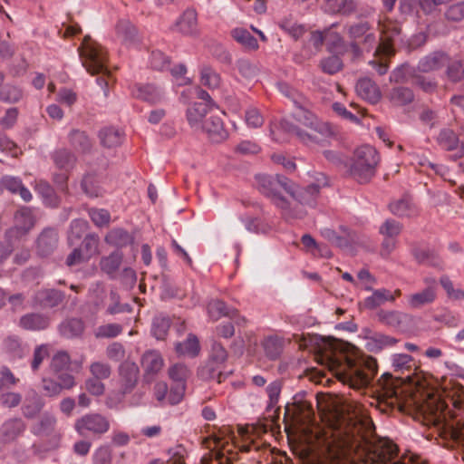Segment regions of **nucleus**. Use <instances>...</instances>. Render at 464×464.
I'll use <instances>...</instances> for the list:
<instances>
[{"instance_id":"obj_1","label":"nucleus","mask_w":464,"mask_h":464,"mask_svg":"<svg viewBox=\"0 0 464 464\" xmlns=\"http://www.w3.org/2000/svg\"><path fill=\"white\" fill-rule=\"evenodd\" d=\"M320 452L330 464H342L353 455L363 464H389L398 449L391 440L375 437L370 420L353 415L338 420L337 428L320 442Z\"/></svg>"},{"instance_id":"obj_2","label":"nucleus","mask_w":464,"mask_h":464,"mask_svg":"<svg viewBox=\"0 0 464 464\" xmlns=\"http://www.w3.org/2000/svg\"><path fill=\"white\" fill-rule=\"evenodd\" d=\"M318 363L325 366L334 376L352 388L368 386L377 372L376 361L356 353L354 346L332 338H324L315 354Z\"/></svg>"},{"instance_id":"obj_3","label":"nucleus","mask_w":464,"mask_h":464,"mask_svg":"<svg viewBox=\"0 0 464 464\" xmlns=\"http://www.w3.org/2000/svg\"><path fill=\"white\" fill-rule=\"evenodd\" d=\"M286 95L291 97L294 103L298 107V111L294 113V118L298 123L306 127L310 131H304L301 130L300 127L288 124L285 121L281 123L284 129L294 133L304 143L318 142L319 135L328 137L333 134L332 129L328 123L321 121L313 112L304 108L305 102L301 95L295 91H288Z\"/></svg>"},{"instance_id":"obj_4","label":"nucleus","mask_w":464,"mask_h":464,"mask_svg":"<svg viewBox=\"0 0 464 464\" xmlns=\"http://www.w3.org/2000/svg\"><path fill=\"white\" fill-rule=\"evenodd\" d=\"M256 186L260 193L281 209L282 216L285 220L304 218L307 212L303 208L292 209L289 200L285 198L281 192H288L291 188V180L281 175L257 174L255 176Z\"/></svg>"},{"instance_id":"obj_5","label":"nucleus","mask_w":464,"mask_h":464,"mask_svg":"<svg viewBox=\"0 0 464 464\" xmlns=\"http://www.w3.org/2000/svg\"><path fill=\"white\" fill-rule=\"evenodd\" d=\"M78 51L80 57L82 58V65L86 68L87 72L92 75L99 73L102 74L101 77L97 78V83L102 88H105L104 95L107 96L110 72L106 65V52L89 35H86L83 38L82 45L78 48Z\"/></svg>"},{"instance_id":"obj_6","label":"nucleus","mask_w":464,"mask_h":464,"mask_svg":"<svg viewBox=\"0 0 464 464\" xmlns=\"http://www.w3.org/2000/svg\"><path fill=\"white\" fill-rule=\"evenodd\" d=\"M347 34L351 39L349 53L353 60L360 59L363 52L370 53L377 48V36L368 22H359L348 25Z\"/></svg>"},{"instance_id":"obj_7","label":"nucleus","mask_w":464,"mask_h":464,"mask_svg":"<svg viewBox=\"0 0 464 464\" xmlns=\"http://www.w3.org/2000/svg\"><path fill=\"white\" fill-rule=\"evenodd\" d=\"M379 161V154L373 147L361 146L353 153L350 174L359 183H367L375 175Z\"/></svg>"},{"instance_id":"obj_8","label":"nucleus","mask_w":464,"mask_h":464,"mask_svg":"<svg viewBox=\"0 0 464 464\" xmlns=\"http://www.w3.org/2000/svg\"><path fill=\"white\" fill-rule=\"evenodd\" d=\"M109 419L100 413H88L77 419L74 430L82 437H101L110 430Z\"/></svg>"},{"instance_id":"obj_9","label":"nucleus","mask_w":464,"mask_h":464,"mask_svg":"<svg viewBox=\"0 0 464 464\" xmlns=\"http://www.w3.org/2000/svg\"><path fill=\"white\" fill-rule=\"evenodd\" d=\"M397 381L393 380L392 374L384 373L378 381V385L381 390V400L379 401L380 407L382 405V411H387L388 409L397 408L399 411H403V404L401 403L399 395V387L395 384Z\"/></svg>"},{"instance_id":"obj_10","label":"nucleus","mask_w":464,"mask_h":464,"mask_svg":"<svg viewBox=\"0 0 464 464\" xmlns=\"http://www.w3.org/2000/svg\"><path fill=\"white\" fill-rule=\"evenodd\" d=\"M227 359V350L223 345L215 342L212 344L208 362L199 372L200 376L207 380H217L218 383L222 382L225 375L218 370V366L224 363Z\"/></svg>"},{"instance_id":"obj_11","label":"nucleus","mask_w":464,"mask_h":464,"mask_svg":"<svg viewBox=\"0 0 464 464\" xmlns=\"http://www.w3.org/2000/svg\"><path fill=\"white\" fill-rule=\"evenodd\" d=\"M379 27L382 36L375 50V55H384L389 57L394 53L392 42L400 36L401 33V26L398 22L387 19L383 22H379Z\"/></svg>"},{"instance_id":"obj_12","label":"nucleus","mask_w":464,"mask_h":464,"mask_svg":"<svg viewBox=\"0 0 464 464\" xmlns=\"http://www.w3.org/2000/svg\"><path fill=\"white\" fill-rule=\"evenodd\" d=\"M320 188L321 185L315 183L304 188L295 187L291 181V188L287 192L293 198L292 201H289L290 208L292 209L303 208L305 210V206L314 207Z\"/></svg>"},{"instance_id":"obj_13","label":"nucleus","mask_w":464,"mask_h":464,"mask_svg":"<svg viewBox=\"0 0 464 464\" xmlns=\"http://www.w3.org/2000/svg\"><path fill=\"white\" fill-rule=\"evenodd\" d=\"M190 375V371L185 364L176 363L169 367V376L175 382L169 394V403L170 405L178 404L183 398L186 381Z\"/></svg>"},{"instance_id":"obj_14","label":"nucleus","mask_w":464,"mask_h":464,"mask_svg":"<svg viewBox=\"0 0 464 464\" xmlns=\"http://www.w3.org/2000/svg\"><path fill=\"white\" fill-rule=\"evenodd\" d=\"M170 30L183 36L198 38L201 34L198 13L194 8H187L171 25Z\"/></svg>"},{"instance_id":"obj_15","label":"nucleus","mask_w":464,"mask_h":464,"mask_svg":"<svg viewBox=\"0 0 464 464\" xmlns=\"http://www.w3.org/2000/svg\"><path fill=\"white\" fill-rule=\"evenodd\" d=\"M426 287L421 291L407 296V304L411 309L417 310L431 304L437 298V280L434 277H425Z\"/></svg>"},{"instance_id":"obj_16","label":"nucleus","mask_w":464,"mask_h":464,"mask_svg":"<svg viewBox=\"0 0 464 464\" xmlns=\"http://www.w3.org/2000/svg\"><path fill=\"white\" fill-rule=\"evenodd\" d=\"M120 392L122 395L130 393L137 386L140 379V368L134 362L124 361L118 368Z\"/></svg>"},{"instance_id":"obj_17","label":"nucleus","mask_w":464,"mask_h":464,"mask_svg":"<svg viewBox=\"0 0 464 464\" xmlns=\"http://www.w3.org/2000/svg\"><path fill=\"white\" fill-rule=\"evenodd\" d=\"M45 405L44 398L34 389L25 392L21 403L22 415L28 420L36 418Z\"/></svg>"},{"instance_id":"obj_18","label":"nucleus","mask_w":464,"mask_h":464,"mask_svg":"<svg viewBox=\"0 0 464 464\" xmlns=\"http://www.w3.org/2000/svg\"><path fill=\"white\" fill-rule=\"evenodd\" d=\"M25 429V422L19 417L5 420L0 426V444L6 445L15 441Z\"/></svg>"},{"instance_id":"obj_19","label":"nucleus","mask_w":464,"mask_h":464,"mask_svg":"<svg viewBox=\"0 0 464 464\" xmlns=\"http://www.w3.org/2000/svg\"><path fill=\"white\" fill-rule=\"evenodd\" d=\"M200 130L208 135L212 142L216 143L225 140L228 136L222 119L213 112L204 120Z\"/></svg>"},{"instance_id":"obj_20","label":"nucleus","mask_w":464,"mask_h":464,"mask_svg":"<svg viewBox=\"0 0 464 464\" xmlns=\"http://www.w3.org/2000/svg\"><path fill=\"white\" fill-rule=\"evenodd\" d=\"M14 218L16 225L5 233V237L17 243L18 237L24 235L34 226V219L27 208L18 210Z\"/></svg>"},{"instance_id":"obj_21","label":"nucleus","mask_w":464,"mask_h":464,"mask_svg":"<svg viewBox=\"0 0 464 464\" xmlns=\"http://www.w3.org/2000/svg\"><path fill=\"white\" fill-rule=\"evenodd\" d=\"M140 363L144 372V379L150 382L161 371L164 360L158 351L150 350L142 354Z\"/></svg>"},{"instance_id":"obj_22","label":"nucleus","mask_w":464,"mask_h":464,"mask_svg":"<svg viewBox=\"0 0 464 464\" xmlns=\"http://www.w3.org/2000/svg\"><path fill=\"white\" fill-rule=\"evenodd\" d=\"M56 423L57 420L55 416L52 413L45 412L33 424L31 431L33 434L42 438L56 437L58 435Z\"/></svg>"},{"instance_id":"obj_23","label":"nucleus","mask_w":464,"mask_h":464,"mask_svg":"<svg viewBox=\"0 0 464 464\" xmlns=\"http://www.w3.org/2000/svg\"><path fill=\"white\" fill-rule=\"evenodd\" d=\"M212 113L208 103L204 102H195L187 110V120L191 128L200 130L203 119L208 117V114Z\"/></svg>"},{"instance_id":"obj_24","label":"nucleus","mask_w":464,"mask_h":464,"mask_svg":"<svg viewBox=\"0 0 464 464\" xmlns=\"http://www.w3.org/2000/svg\"><path fill=\"white\" fill-rule=\"evenodd\" d=\"M65 298L64 293L56 289H42L35 293L34 301L43 308L60 305Z\"/></svg>"},{"instance_id":"obj_25","label":"nucleus","mask_w":464,"mask_h":464,"mask_svg":"<svg viewBox=\"0 0 464 464\" xmlns=\"http://www.w3.org/2000/svg\"><path fill=\"white\" fill-rule=\"evenodd\" d=\"M58 245V233L55 229L46 228L38 237L37 251L42 256H48L53 253Z\"/></svg>"},{"instance_id":"obj_26","label":"nucleus","mask_w":464,"mask_h":464,"mask_svg":"<svg viewBox=\"0 0 464 464\" xmlns=\"http://www.w3.org/2000/svg\"><path fill=\"white\" fill-rule=\"evenodd\" d=\"M389 208L392 214L400 218H413L419 215L418 208L409 196L391 203Z\"/></svg>"},{"instance_id":"obj_27","label":"nucleus","mask_w":464,"mask_h":464,"mask_svg":"<svg viewBox=\"0 0 464 464\" xmlns=\"http://www.w3.org/2000/svg\"><path fill=\"white\" fill-rule=\"evenodd\" d=\"M412 255L419 264L430 266L440 270L443 269L442 259L432 249L417 246L412 249Z\"/></svg>"},{"instance_id":"obj_28","label":"nucleus","mask_w":464,"mask_h":464,"mask_svg":"<svg viewBox=\"0 0 464 464\" xmlns=\"http://www.w3.org/2000/svg\"><path fill=\"white\" fill-rule=\"evenodd\" d=\"M377 318L382 324L396 328L402 329L407 325L409 315L399 311L380 310L377 313Z\"/></svg>"},{"instance_id":"obj_29","label":"nucleus","mask_w":464,"mask_h":464,"mask_svg":"<svg viewBox=\"0 0 464 464\" xmlns=\"http://www.w3.org/2000/svg\"><path fill=\"white\" fill-rule=\"evenodd\" d=\"M356 92L359 96L372 103H376L381 98L379 87L369 78L357 82Z\"/></svg>"},{"instance_id":"obj_30","label":"nucleus","mask_w":464,"mask_h":464,"mask_svg":"<svg viewBox=\"0 0 464 464\" xmlns=\"http://www.w3.org/2000/svg\"><path fill=\"white\" fill-rule=\"evenodd\" d=\"M115 32L124 44H130L137 41L138 31L129 19H120L115 25Z\"/></svg>"},{"instance_id":"obj_31","label":"nucleus","mask_w":464,"mask_h":464,"mask_svg":"<svg viewBox=\"0 0 464 464\" xmlns=\"http://www.w3.org/2000/svg\"><path fill=\"white\" fill-rule=\"evenodd\" d=\"M49 324L50 319L48 316L37 313L27 314L22 316L19 321V325L29 331L46 329L49 326Z\"/></svg>"},{"instance_id":"obj_32","label":"nucleus","mask_w":464,"mask_h":464,"mask_svg":"<svg viewBox=\"0 0 464 464\" xmlns=\"http://www.w3.org/2000/svg\"><path fill=\"white\" fill-rule=\"evenodd\" d=\"M398 342V339L392 336L373 333L366 337V347L372 353H379L384 348L394 346Z\"/></svg>"},{"instance_id":"obj_33","label":"nucleus","mask_w":464,"mask_h":464,"mask_svg":"<svg viewBox=\"0 0 464 464\" xmlns=\"http://www.w3.org/2000/svg\"><path fill=\"white\" fill-rule=\"evenodd\" d=\"M436 140L443 150L451 151L460 149L461 151L463 150V144L460 142L458 134L450 128L441 129Z\"/></svg>"},{"instance_id":"obj_34","label":"nucleus","mask_w":464,"mask_h":464,"mask_svg":"<svg viewBox=\"0 0 464 464\" xmlns=\"http://www.w3.org/2000/svg\"><path fill=\"white\" fill-rule=\"evenodd\" d=\"M85 329L84 323L79 318H69L63 321L59 325V333L67 339L80 337Z\"/></svg>"},{"instance_id":"obj_35","label":"nucleus","mask_w":464,"mask_h":464,"mask_svg":"<svg viewBox=\"0 0 464 464\" xmlns=\"http://www.w3.org/2000/svg\"><path fill=\"white\" fill-rule=\"evenodd\" d=\"M392 367L397 373L403 374L408 372L405 377L401 379H409L411 372L415 370L414 360L411 355L406 353H396L392 356Z\"/></svg>"},{"instance_id":"obj_36","label":"nucleus","mask_w":464,"mask_h":464,"mask_svg":"<svg viewBox=\"0 0 464 464\" xmlns=\"http://www.w3.org/2000/svg\"><path fill=\"white\" fill-rule=\"evenodd\" d=\"M51 157L55 167L64 171H71L77 160L76 156L67 149L56 150Z\"/></svg>"},{"instance_id":"obj_37","label":"nucleus","mask_w":464,"mask_h":464,"mask_svg":"<svg viewBox=\"0 0 464 464\" xmlns=\"http://www.w3.org/2000/svg\"><path fill=\"white\" fill-rule=\"evenodd\" d=\"M372 295L366 297L363 301V306L366 309L373 310L382 305L386 302H394L395 297L392 295L390 290L386 288H381L372 290Z\"/></svg>"},{"instance_id":"obj_38","label":"nucleus","mask_w":464,"mask_h":464,"mask_svg":"<svg viewBox=\"0 0 464 464\" xmlns=\"http://www.w3.org/2000/svg\"><path fill=\"white\" fill-rule=\"evenodd\" d=\"M104 241L111 246L118 248L124 247L132 243L133 237L130 233L120 227L111 229L105 236Z\"/></svg>"},{"instance_id":"obj_39","label":"nucleus","mask_w":464,"mask_h":464,"mask_svg":"<svg viewBox=\"0 0 464 464\" xmlns=\"http://www.w3.org/2000/svg\"><path fill=\"white\" fill-rule=\"evenodd\" d=\"M133 96L150 103L160 102L162 99L161 92L152 84L137 85L132 91Z\"/></svg>"},{"instance_id":"obj_40","label":"nucleus","mask_w":464,"mask_h":464,"mask_svg":"<svg viewBox=\"0 0 464 464\" xmlns=\"http://www.w3.org/2000/svg\"><path fill=\"white\" fill-rule=\"evenodd\" d=\"M123 259V255L120 251H114L108 256H104L100 261V266L102 272L106 273L111 278H114Z\"/></svg>"},{"instance_id":"obj_41","label":"nucleus","mask_w":464,"mask_h":464,"mask_svg":"<svg viewBox=\"0 0 464 464\" xmlns=\"http://www.w3.org/2000/svg\"><path fill=\"white\" fill-rule=\"evenodd\" d=\"M200 350L199 342L196 335L188 334L184 342L176 343L175 351L179 356L195 357Z\"/></svg>"},{"instance_id":"obj_42","label":"nucleus","mask_w":464,"mask_h":464,"mask_svg":"<svg viewBox=\"0 0 464 464\" xmlns=\"http://www.w3.org/2000/svg\"><path fill=\"white\" fill-rule=\"evenodd\" d=\"M448 60L443 53H433L420 61L419 68L423 72L438 70L447 63Z\"/></svg>"},{"instance_id":"obj_43","label":"nucleus","mask_w":464,"mask_h":464,"mask_svg":"<svg viewBox=\"0 0 464 464\" xmlns=\"http://www.w3.org/2000/svg\"><path fill=\"white\" fill-rule=\"evenodd\" d=\"M99 138L102 146L114 148L121 144V132L112 127H106L100 130Z\"/></svg>"},{"instance_id":"obj_44","label":"nucleus","mask_w":464,"mask_h":464,"mask_svg":"<svg viewBox=\"0 0 464 464\" xmlns=\"http://www.w3.org/2000/svg\"><path fill=\"white\" fill-rule=\"evenodd\" d=\"M208 313L212 320L217 321L222 316H228L230 318H234L233 314H236L237 310H229L223 301L219 299H215L208 303Z\"/></svg>"},{"instance_id":"obj_45","label":"nucleus","mask_w":464,"mask_h":464,"mask_svg":"<svg viewBox=\"0 0 464 464\" xmlns=\"http://www.w3.org/2000/svg\"><path fill=\"white\" fill-rule=\"evenodd\" d=\"M69 142L76 150L82 152L89 151L92 142L87 134L80 130H72L69 133Z\"/></svg>"},{"instance_id":"obj_46","label":"nucleus","mask_w":464,"mask_h":464,"mask_svg":"<svg viewBox=\"0 0 464 464\" xmlns=\"http://www.w3.org/2000/svg\"><path fill=\"white\" fill-rule=\"evenodd\" d=\"M5 350L13 358L21 359L26 353V346L15 336H9L4 341Z\"/></svg>"},{"instance_id":"obj_47","label":"nucleus","mask_w":464,"mask_h":464,"mask_svg":"<svg viewBox=\"0 0 464 464\" xmlns=\"http://www.w3.org/2000/svg\"><path fill=\"white\" fill-rule=\"evenodd\" d=\"M89 229L88 221L78 218L72 221L68 233V242L75 245Z\"/></svg>"},{"instance_id":"obj_48","label":"nucleus","mask_w":464,"mask_h":464,"mask_svg":"<svg viewBox=\"0 0 464 464\" xmlns=\"http://www.w3.org/2000/svg\"><path fill=\"white\" fill-rule=\"evenodd\" d=\"M236 67L239 74L247 80L255 78L259 72L256 63L246 58H240L236 62Z\"/></svg>"},{"instance_id":"obj_49","label":"nucleus","mask_w":464,"mask_h":464,"mask_svg":"<svg viewBox=\"0 0 464 464\" xmlns=\"http://www.w3.org/2000/svg\"><path fill=\"white\" fill-rule=\"evenodd\" d=\"M413 99L414 95L412 91L407 87H396L390 92V100L397 106L411 103Z\"/></svg>"},{"instance_id":"obj_50","label":"nucleus","mask_w":464,"mask_h":464,"mask_svg":"<svg viewBox=\"0 0 464 464\" xmlns=\"http://www.w3.org/2000/svg\"><path fill=\"white\" fill-rule=\"evenodd\" d=\"M440 284L446 293L448 299L451 301L464 300V290L461 288H455L453 282L449 276L443 275L440 277Z\"/></svg>"},{"instance_id":"obj_51","label":"nucleus","mask_w":464,"mask_h":464,"mask_svg":"<svg viewBox=\"0 0 464 464\" xmlns=\"http://www.w3.org/2000/svg\"><path fill=\"white\" fill-rule=\"evenodd\" d=\"M262 346L266 356L273 361L276 360L283 351L282 342L277 337L270 336L266 338L262 343Z\"/></svg>"},{"instance_id":"obj_52","label":"nucleus","mask_w":464,"mask_h":464,"mask_svg":"<svg viewBox=\"0 0 464 464\" xmlns=\"http://www.w3.org/2000/svg\"><path fill=\"white\" fill-rule=\"evenodd\" d=\"M421 411L430 423L437 424L441 421L443 405L439 401H430L422 406Z\"/></svg>"},{"instance_id":"obj_53","label":"nucleus","mask_w":464,"mask_h":464,"mask_svg":"<svg viewBox=\"0 0 464 464\" xmlns=\"http://www.w3.org/2000/svg\"><path fill=\"white\" fill-rule=\"evenodd\" d=\"M170 327V319L167 316L158 315L153 319L151 333L158 340H163Z\"/></svg>"},{"instance_id":"obj_54","label":"nucleus","mask_w":464,"mask_h":464,"mask_svg":"<svg viewBox=\"0 0 464 464\" xmlns=\"http://www.w3.org/2000/svg\"><path fill=\"white\" fill-rule=\"evenodd\" d=\"M220 75L211 67L204 66L200 71V82L202 85L216 89L220 85Z\"/></svg>"},{"instance_id":"obj_55","label":"nucleus","mask_w":464,"mask_h":464,"mask_svg":"<svg viewBox=\"0 0 464 464\" xmlns=\"http://www.w3.org/2000/svg\"><path fill=\"white\" fill-rule=\"evenodd\" d=\"M70 365V355L64 351H60L52 358L50 368L54 374H58L61 372L67 371Z\"/></svg>"},{"instance_id":"obj_56","label":"nucleus","mask_w":464,"mask_h":464,"mask_svg":"<svg viewBox=\"0 0 464 464\" xmlns=\"http://www.w3.org/2000/svg\"><path fill=\"white\" fill-rule=\"evenodd\" d=\"M232 37L246 47L255 50L258 47L256 39L246 29L236 28L231 32Z\"/></svg>"},{"instance_id":"obj_57","label":"nucleus","mask_w":464,"mask_h":464,"mask_svg":"<svg viewBox=\"0 0 464 464\" xmlns=\"http://www.w3.org/2000/svg\"><path fill=\"white\" fill-rule=\"evenodd\" d=\"M100 237L95 233H91L85 236L82 243V248L84 251L86 258L97 255L99 253Z\"/></svg>"},{"instance_id":"obj_58","label":"nucleus","mask_w":464,"mask_h":464,"mask_svg":"<svg viewBox=\"0 0 464 464\" xmlns=\"http://www.w3.org/2000/svg\"><path fill=\"white\" fill-rule=\"evenodd\" d=\"M82 188L91 198H97L102 195V189L99 186L96 178L92 175H86L82 179Z\"/></svg>"},{"instance_id":"obj_59","label":"nucleus","mask_w":464,"mask_h":464,"mask_svg":"<svg viewBox=\"0 0 464 464\" xmlns=\"http://www.w3.org/2000/svg\"><path fill=\"white\" fill-rule=\"evenodd\" d=\"M322 71L328 74H334L342 70L343 62L337 55L324 58L320 62Z\"/></svg>"},{"instance_id":"obj_60","label":"nucleus","mask_w":464,"mask_h":464,"mask_svg":"<svg viewBox=\"0 0 464 464\" xmlns=\"http://www.w3.org/2000/svg\"><path fill=\"white\" fill-rule=\"evenodd\" d=\"M402 231V224L394 219H387L380 227L379 232L383 237H397Z\"/></svg>"},{"instance_id":"obj_61","label":"nucleus","mask_w":464,"mask_h":464,"mask_svg":"<svg viewBox=\"0 0 464 464\" xmlns=\"http://www.w3.org/2000/svg\"><path fill=\"white\" fill-rule=\"evenodd\" d=\"M22 96V91L16 86L7 84L0 90V100L5 102H17L20 101Z\"/></svg>"},{"instance_id":"obj_62","label":"nucleus","mask_w":464,"mask_h":464,"mask_svg":"<svg viewBox=\"0 0 464 464\" xmlns=\"http://www.w3.org/2000/svg\"><path fill=\"white\" fill-rule=\"evenodd\" d=\"M89 217L95 226L102 227L110 224L111 215L103 208H91L88 211Z\"/></svg>"},{"instance_id":"obj_63","label":"nucleus","mask_w":464,"mask_h":464,"mask_svg":"<svg viewBox=\"0 0 464 464\" xmlns=\"http://www.w3.org/2000/svg\"><path fill=\"white\" fill-rule=\"evenodd\" d=\"M122 327L118 324H108L99 326L95 331L96 338H113L119 335Z\"/></svg>"},{"instance_id":"obj_64","label":"nucleus","mask_w":464,"mask_h":464,"mask_svg":"<svg viewBox=\"0 0 464 464\" xmlns=\"http://www.w3.org/2000/svg\"><path fill=\"white\" fill-rule=\"evenodd\" d=\"M448 77L452 82H459L464 78V61H451L447 69Z\"/></svg>"}]
</instances>
